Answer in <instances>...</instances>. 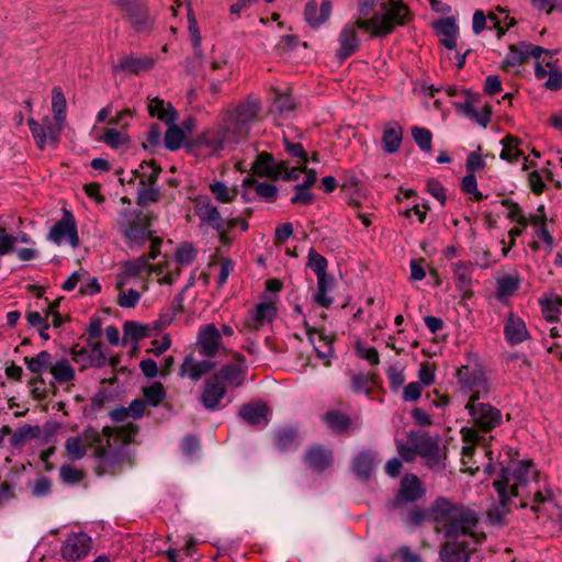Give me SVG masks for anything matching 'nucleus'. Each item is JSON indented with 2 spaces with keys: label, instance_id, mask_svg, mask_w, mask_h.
Here are the masks:
<instances>
[{
  "label": "nucleus",
  "instance_id": "nucleus-15",
  "mask_svg": "<svg viewBox=\"0 0 562 562\" xmlns=\"http://www.w3.org/2000/svg\"><path fill=\"white\" fill-rule=\"evenodd\" d=\"M48 238L56 245L68 243L76 247L79 244L77 223L70 211L64 209L63 217L52 226Z\"/></svg>",
  "mask_w": 562,
  "mask_h": 562
},
{
  "label": "nucleus",
  "instance_id": "nucleus-2",
  "mask_svg": "<svg viewBox=\"0 0 562 562\" xmlns=\"http://www.w3.org/2000/svg\"><path fill=\"white\" fill-rule=\"evenodd\" d=\"M464 409L469 415L471 426H464L460 430L463 443L461 449L462 470L470 474H475L480 470L474 454L477 449H482L484 457H488L486 471H490L492 468V451L488 449L491 438H487L485 434L503 424V414L499 408L482 400L467 401Z\"/></svg>",
  "mask_w": 562,
  "mask_h": 562
},
{
  "label": "nucleus",
  "instance_id": "nucleus-31",
  "mask_svg": "<svg viewBox=\"0 0 562 562\" xmlns=\"http://www.w3.org/2000/svg\"><path fill=\"white\" fill-rule=\"evenodd\" d=\"M239 416L251 426L266 427L269 423V407L262 402L244 404Z\"/></svg>",
  "mask_w": 562,
  "mask_h": 562
},
{
  "label": "nucleus",
  "instance_id": "nucleus-1",
  "mask_svg": "<svg viewBox=\"0 0 562 562\" xmlns=\"http://www.w3.org/2000/svg\"><path fill=\"white\" fill-rule=\"evenodd\" d=\"M499 504L509 507L529 508L539 519L561 517L555 492L549 477L541 473L531 460H519L503 468L493 482Z\"/></svg>",
  "mask_w": 562,
  "mask_h": 562
},
{
  "label": "nucleus",
  "instance_id": "nucleus-18",
  "mask_svg": "<svg viewBox=\"0 0 562 562\" xmlns=\"http://www.w3.org/2000/svg\"><path fill=\"white\" fill-rule=\"evenodd\" d=\"M543 53H548L541 46L533 45L527 42H519L512 44L508 53L503 60L502 67L505 70L524 65L530 57L539 58Z\"/></svg>",
  "mask_w": 562,
  "mask_h": 562
},
{
  "label": "nucleus",
  "instance_id": "nucleus-59",
  "mask_svg": "<svg viewBox=\"0 0 562 562\" xmlns=\"http://www.w3.org/2000/svg\"><path fill=\"white\" fill-rule=\"evenodd\" d=\"M412 136L420 150H431L432 134L428 128L414 126L412 128Z\"/></svg>",
  "mask_w": 562,
  "mask_h": 562
},
{
  "label": "nucleus",
  "instance_id": "nucleus-43",
  "mask_svg": "<svg viewBox=\"0 0 562 562\" xmlns=\"http://www.w3.org/2000/svg\"><path fill=\"white\" fill-rule=\"evenodd\" d=\"M154 66V59L147 56L135 57L124 56L119 61V68L130 74L138 75L143 71L151 69Z\"/></svg>",
  "mask_w": 562,
  "mask_h": 562
},
{
  "label": "nucleus",
  "instance_id": "nucleus-47",
  "mask_svg": "<svg viewBox=\"0 0 562 562\" xmlns=\"http://www.w3.org/2000/svg\"><path fill=\"white\" fill-rule=\"evenodd\" d=\"M52 111L54 116V121L59 122V124H66V112H67V102L64 95L63 89L60 87H54L52 90Z\"/></svg>",
  "mask_w": 562,
  "mask_h": 562
},
{
  "label": "nucleus",
  "instance_id": "nucleus-57",
  "mask_svg": "<svg viewBox=\"0 0 562 562\" xmlns=\"http://www.w3.org/2000/svg\"><path fill=\"white\" fill-rule=\"evenodd\" d=\"M196 254V249L191 244H182L175 252V261L179 266H189L194 261Z\"/></svg>",
  "mask_w": 562,
  "mask_h": 562
},
{
  "label": "nucleus",
  "instance_id": "nucleus-55",
  "mask_svg": "<svg viewBox=\"0 0 562 562\" xmlns=\"http://www.w3.org/2000/svg\"><path fill=\"white\" fill-rule=\"evenodd\" d=\"M307 267L313 270L316 277L324 276V273H327L328 261L323 255L311 248L307 255Z\"/></svg>",
  "mask_w": 562,
  "mask_h": 562
},
{
  "label": "nucleus",
  "instance_id": "nucleus-61",
  "mask_svg": "<svg viewBox=\"0 0 562 562\" xmlns=\"http://www.w3.org/2000/svg\"><path fill=\"white\" fill-rule=\"evenodd\" d=\"M391 0H358V12L359 15L362 19H369L374 13L375 7H379L381 9H385L387 3H390Z\"/></svg>",
  "mask_w": 562,
  "mask_h": 562
},
{
  "label": "nucleus",
  "instance_id": "nucleus-6",
  "mask_svg": "<svg viewBox=\"0 0 562 562\" xmlns=\"http://www.w3.org/2000/svg\"><path fill=\"white\" fill-rule=\"evenodd\" d=\"M412 19L409 8L402 1L391 0L385 9L375 12L360 25L371 37H384L391 34L397 26H404Z\"/></svg>",
  "mask_w": 562,
  "mask_h": 562
},
{
  "label": "nucleus",
  "instance_id": "nucleus-62",
  "mask_svg": "<svg viewBox=\"0 0 562 562\" xmlns=\"http://www.w3.org/2000/svg\"><path fill=\"white\" fill-rule=\"evenodd\" d=\"M386 378L390 384V389L397 391L405 383L404 369L397 366H390L386 370Z\"/></svg>",
  "mask_w": 562,
  "mask_h": 562
},
{
  "label": "nucleus",
  "instance_id": "nucleus-64",
  "mask_svg": "<svg viewBox=\"0 0 562 562\" xmlns=\"http://www.w3.org/2000/svg\"><path fill=\"white\" fill-rule=\"evenodd\" d=\"M10 443L12 447L19 448L25 445L27 438L33 436V429L30 425H24L15 431H11Z\"/></svg>",
  "mask_w": 562,
  "mask_h": 562
},
{
  "label": "nucleus",
  "instance_id": "nucleus-8",
  "mask_svg": "<svg viewBox=\"0 0 562 562\" xmlns=\"http://www.w3.org/2000/svg\"><path fill=\"white\" fill-rule=\"evenodd\" d=\"M155 273L159 283L172 284L180 274V270L177 267L175 271L169 270V263L165 266H157L151 269L148 262V258L140 256L136 259L125 261L122 265V270L117 274V286L137 284V281H146L147 278Z\"/></svg>",
  "mask_w": 562,
  "mask_h": 562
},
{
  "label": "nucleus",
  "instance_id": "nucleus-5",
  "mask_svg": "<svg viewBox=\"0 0 562 562\" xmlns=\"http://www.w3.org/2000/svg\"><path fill=\"white\" fill-rule=\"evenodd\" d=\"M116 225L130 248L139 247L150 240L149 258L155 259L158 256L161 238L153 236L151 220L147 213L137 209H124L119 213Z\"/></svg>",
  "mask_w": 562,
  "mask_h": 562
},
{
  "label": "nucleus",
  "instance_id": "nucleus-30",
  "mask_svg": "<svg viewBox=\"0 0 562 562\" xmlns=\"http://www.w3.org/2000/svg\"><path fill=\"white\" fill-rule=\"evenodd\" d=\"M162 328L161 323L156 321L151 324H142L136 321H127L123 325L124 339H131L138 342L143 338L153 337Z\"/></svg>",
  "mask_w": 562,
  "mask_h": 562
},
{
  "label": "nucleus",
  "instance_id": "nucleus-63",
  "mask_svg": "<svg viewBox=\"0 0 562 562\" xmlns=\"http://www.w3.org/2000/svg\"><path fill=\"white\" fill-rule=\"evenodd\" d=\"M436 368L435 364L429 361H424L419 366L418 379L419 383L424 386H429L435 382Z\"/></svg>",
  "mask_w": 562,
  "mask_h": 562
},
{
  "label": "nucleus",
  "instance_id": "nucleus-10",
  "mask_svg": "<svg viewBox=\"0 0 562 562\" xmlns=\"http://www.w3.org/2000/svg\"><path fill=\"white\" fill-rule=\"evenodd\" d=\"M413 441L417 454L422 457L425 464L432 471L445 469L446 453L441 450L438 436H430L426 432H413Z\"/></svg>",
  "mask_w": 562,
  "mask_h": 562
},
{
  "label": "nucleus",
  "instance_id": "nucleus-42",
  "mask_svg": "<svg viewBox=\"0 0 562 562\" xmlns=\"http://www.w3.org/2000/svg\"><path fill=\"white\" fill-rule=\"evenodd\" d=\"M402 139V127L395 122L387 124L382 135L383 150L389 154L397 151L401 146Z\"/></svg>",
  "mask_w": 562,
  "mask_h": 562
},
{
  "label": "nucleus",
  "instance_id": "nucleus-16",
  "mask_svg": "<svg viewBox=\"0 0 562 562\" xmlns=\"http://www.w3.org/2000/svg\"><path fill=\"white\" fill-rule=\"evenodd\" d=\"M92 548V539L86 532H74L65 539L60 553L63 559L76 562L85 559Z\"/></svg>",
  "mask_w": 562,
  "mask_h": 562
},
{
  "label": "nucleus",
  "instance_id": "nucleus-53",
  "mask_svg": "<svg viewBox=\"0 0 562 562\" xmlns=\"http://www.w3.org/2000/svg\"><path fill=\"white\" fill-rule=\"evenodd\" d=\"M98 140L103 142L111 148L117 149L128 143V136L116 128L109 127Z\"/></svg>",
  "mask_w": 562,
  "mask_h": 562
},
{
  "label": "nucleus",
  "instance_id": "nucleus-24",
  "mask_svg": "<svg viewBox=\"0 0 562 562\" xmlns=\"http://www.w3.org/2000/svg\"><path fill=\"white\" fill-rule=\"evenodd\" d=\"M195 215L202 225L212 227L214 231H221L223 227V217L217 206L207 196H199L194 201Z\"/></svg>",
  "mask_w": 562,
  "mask_h": 562
},
{
  "label": "nucleus",
  "instance_id": "nucleus-56",
  "mask_svg": "<svg viewBox=\"0 0 562 562\" xmlns=\"http://www.w3.org/2000/svg\"><path fill=\"white\" fill-rule=\"evenodd\" d=\"M373 380L363 372L351 374V389L357 394L370 395Z\"/></svg>",
  "mask_w": 562,
  "mask_h": 562
},
{
  "label": "nucleus",
  "instance_id": "nucleus-36",
  "mask_svg": "<svg viewBox=\"0 0 562 562\" xmlns=\"http://www.w3.org/2000/svg\"><path fill=\"white\" fill-rule=\"evenodd\" d=\"M214 367L215 363L210 360L196 361L192 356H187L180 367V375L198 381L204 374L211 372Z\"/></svg>",
  "mask_w": 562,
  "mask_h": 562
},
{
  "label": "nucleus",
  "instance_id": "nucleus-7",
  "mask_svg": "<svg viewBox=\"0 0 562 562\" xmlns=\"http://www.w3.org/2000/svg\"><path fill=\"white\" fill-rule=\"evenodd\" d=\"M138 431L139 427L136 424L127 423L119 427L104 426L101 432L89 430L85 437L93 446L94 458L105 464L111 454V440L113 439L115 445L126 446L134 441Z\"/></svg>",
  "mask_w": 562,
  "mask_h": 562
},
{
  "label": "nucleus",
  "instance_id": "nucleus-25",
  "mask_svg": "<svg viewBox=\"0 0 562 562\" xmlns=\"http://www.w3.org/2000/svg\"><path fill=\"white\" fill-rule=\"evenodd\" d=\"M226 392L225 383H221L213 375L205 380L200 401L207 411H216L221 408V402Z\"/></svg>",
  "mask_w": 562,
  "mask_h": 562
},
{
  "label": "nucleus",
  "instance_id": "nucleus-33",
  "mask_svg": "<svg viewBox=\"0 0 562 562\" xmlns=\"http://www.w3.org/2000/svg\"><path fill=\"white\" fill-rule=\"evenodd\" d=\"M378 453L373 450L360 451L352 460V470L358 479L369 480L378 465Z\"/></svg>",
  "mask_w": 562,
  "mask_h": 562
},
{
  "label": "nucleus",
  "instance_id": "nucleus-19",
  "mask_svg": "<svg viewBox=\"0 0 562 562\" xmlns=\"http://www.w3.org/2000/svg\"><path fill=\"white\" fill-rule=\"evenodd\" d=\"M235 362L227 363L214 374L221 383H225V387H239L243 385L246 373V358L243 353L237 352L234 355Z\"/></svg>",
  "mask_w": 562,
  "mask_h": 562
},
{
  "label": "nucleus",
  "instance_id": "nucleus-17",
  "mask_svg": "<svg viewBox=\"0 0 562 562\" xmlns=\"http://www.w3.org/2000/svg\"><path fill=\"white\" fill-rule=\"evenodd\" d=\"M199 353L209 359L214 358L221 351L227 353L222 345L221 333L214 324H206L200 327L198 333Z\"/></svg>",
  "mask_w": 562,
  "mask_h": 562
},
{
  "label": "nucleus",
  "instance_id": "nucleus-48",
  "mask_svg": "<svg viewBox=\"0 0 562 562\" xmlns=\"http://www.w3.org/2000/svg\"><path fill=\"white\" fill-rule=\"evenodd\" d=\"M49 372L58 384H65L75 379V369L67 359H60L52 363Z\"/></svg>",
  "mask_w": 562,
  "mask_h": 562
},
{
  "label": "nucleus",
  "instance_id": "nucleus-29",
  "mask_svg": "<svg viewBox=\"0 0 562 562\" xmlns=\"http://www.w3.org/2000/svg\"><path fill=\"white\" fill-rule=\"evenodd\" d=\"M304 463L313 471L322 473L331 465L333 452L321 445H313L305 452Z\"/></svg>",
  "mask_w": 562,
  "mask_h": 562
},
{
  "label": "nucleus",
  "instance_id": "nucleus-44",
  "mask_svg": "<svg viewBox=\"0 0 562 562\" xmlns=\"http://www.w3.org/2000/svg\"><path fill=\"white\" fill-rule=\"evenodd\" d=\"M244 187H250L255 190L256 194L265 202L272 203L278 198V188L268 182H259L252 177H247L243 181Z\"/></svg>",
  "mask_w": 562,
  "mask_h": 562
},
{
  "label": "nucleus",
  "instance_id": "nucleus-51",
  "mask_svg": "<svg viewBox=\"0 0 562 562\" xmlns=\"http://www.w3.org/2000/svg\"><path fill=\"white\" fill-rule=\"evenodd\" d=\"M143 395L146 404L157 407L166 398V391L160 382H154L143 389Z\"/></svg>",
  "mask_w": 562,
  "mask_h": 562
},
{
  "label": "nucleus",
  "instance_id": "nucleus-50",
  "mask_svg": "<svg viewBox=\"0 0 562 562\" xmlns=\"http://www.w3.org/2000/svg\"><path fill=\"white\" fill-rule=\"evenodd\" d=\"M274 445L280 451H288L297 447L296 431L292 428H283L276 432Z\"/></svg>",
  "mask_w": 562,
  "mask_h": 562
},
{
  "label": "nucleus",
  "instance_id": "nucleus-52",
  "mask_svg": "<svg viewBox=\"0 0 562 562\" xmlns=\"http://www.w3.org/2000/svg\"><path fill=\"white\" fill-rule=\"evenodd\" d=\"M502 205L507 209V218L508 220H510L512 222H514L518 225H522V226L529 225L528 217L526 216L522 209L519 206V204L517 202H515L510 199H503Z\"/></svg>",
  "mask_w": 562,
  "mask_h": 562
},
{
  "label": "nucleus",
  "instance_id": "nucleus-4",
  "mask_svg": "<svg viewBox=\"0 0 562 562\" xmlns=\"http://www.w3.org/2000/svg\"><path fill=\"white\" fill-rule=\"evenodd\" d=\"M261 101L259 98L249 95L227 112L223 124V134L207 133L202 136V142L216 151L223 148L225 140L238 143L247 137L250 125L259 119Z\"/></svg>",
  "mask_w": 562,
  "mask_h": 562
},
{
  "label": "nucleus",
  "instance_id": "nucleus-22",
  "mask_svg": "<svg viewBox=\"0 0 562 562\" xmlns=\"http://www.w3.org/2000/svg\"><path fill=\"white\" fill-rule=\"evenodd\" d=\"M284 169L285 161H276L273 155L267 151L259 153L250 168L254 175L266 177L273 181L281 178Z\"/></svg>",
  "mask_w": 562,
  "mask_h": 562
},
{
  "label": "nucleus",
  "instance_id": "nucleus-32",
  "mask_svg": "<svg viewBox=\"0 0 562 562\" xmlns=\"http://www.w3.org/2000/svg\"><path fill=\"white\" fill-rule=\"evenodd\" d=\"M115 289L119 291L117 304L124 308H132L138 304L142 294L147 291L148 285L146 281H137V284L117 286L116 282Z\"/></svg>",
  "mask_w": 562,
  "mask_h": 562
},
{
  "label": "nucleus",
  "instance_id": "nucleus-9",
  "mask_svg": "<svg viewBox=\"0 0 562 562\" xmlns=\"http://www.w3.org/2000/svg\"><path fill=\"white\" fill-rule=\"evenodd\" d=\"M456 379L458 390L467 401L485 400L491 392V382L476 361L462 364L456 372Z\"/></svg>",
  "mask_w": 562,
  "mask_h": 562
},
{
  "label": "nucleus",
  "instance_id": "nucleus-13",
  "mask_svg": "<svg viewBox=\"0 0 562 562\" xmlns=\"http://www.w3.org/2000/svg\"><path fill=\"white\" fill-rule=\"evenodd\" d=\"M120 10L126 13L136 33H149L153 29V20L147 8L137 0H113Z\"/></svg>",
  "mask_w": 562,
  "mask_h": 562
},
{
  "label": "nucleus",
  "instance_id": "nucleus-3",
  "mask_svg": "<svg viewBox=\"0 0 562 562\" xmlns=\"http://www.w3.org/2000/svg\"><path fill=\"white\" fill-rule=\"evenodd\" d=\"M403 520L406 525L414 527L430 520L441 526L447 538L469 536L474 543L477 542L474 535V529L479 521L476 513L445 497H438L429 509L414 507L406 514Z\"/></svg>",
  "mask_w": 562,
  "mask_h": 562
},
{
  "label": "nucleus",
  "instance_id": "nucleus-54",
  "mask_svg": "<svg viewBox=\"0 0 562 562\" xmlns=\"http://www.w3.org/2000/svg\"><path fill=\"white\" fill-rule=\"evenodd\" d=\"M170 124L165 134V147L169 150H177L183 143L184 133L179 126L173 123Z\"/></svg>",
  "mask_w": 562,
  "mask_h": 562
},
{
  "label": "nucleus",
  "instance_id": "nucleus-60",
  "mask_svg": "<svg viewBox=\"0 0 562 562\" xmlns=\"http://www.w3.org/2000/svg\"><path fill=\"white\" fill-rule=\"evenodd\" d=\"M461 190L471 195V200L480 202L485 199L483 193L477 190L476 177L473 173H469L463 177L461 182Z\"/></svg>",
  "mask_w": 562,
  "mask_h": 562
},
{
  "label": "nucleus",
  "instance_id": "nucleus-23",
  "mask_svg": "<svg viewBox=\"0 0 562 562\" xmlns=\"http://www.w3.org/2000/svg\"><path fill=\"white\" fill-rule=\"evenodd\" d=\"M504 337L510 346L520 345L531 338L525 321L514 312L504 319Z\"/></svg>",
  "mask_w": 562,
  "mask_h": 562
},
{
  "label": "nucleus",
  "instance_id": "nucleus-38",
  "mask_svg": "<svg viewBox=\"0 0 562 562\" xmlns=\"http://www.w3.org/2000/svg\"><path fill=\"white\" fill-rule=\"evenodd\" d=\"M502 145V150L499 154V158L509 164H516L518 160L524 157V151L521 150L522 140L512 134H507L499 142Z\"/></svg>",
  "mask_w": 562,
  "mask_h": 562
},
{
  "label": "nucleus",
  "instance_id": "nucleus-21",
  "mask_svg": "<svg viewBox=\"0 0 562 562\" xmlns=\"http://www.w3.org/2000/svg\"><path fill=\"white\" fill-rule=\"evenodd\" d=\"M454 108L463 116L472 120L483 128L488 125L493 114L491 104H484L483 106L479 108L477 99L474 97H469L463 102L454 103Z\"/></svg>",
  "mask_w": 562,
  "mask_h": 562
},
{
  "label": "nucleus",
  "instance_id": "nucleus-37",
  "mask_svg": "<svg viewBox=\"0 0 562 562\" xmlns=\"http://www.w3.org/2000/svg\"><path fill=\"white\" fill-rule=\"evenodd\" d=\"M24 362H25L27 369L32 373L37 375V376L31 379V381H30V384L34 385L37 382H42V383L44 382L40 375L42 373H44L45 371L50 370V367L53 363V357L48 351L43 350L34 357H25Z\"/></svg>",
  "mask_w": 562,
  "mask_h": 562
},
{
  "label": "nucleus",
  "instance_id": "nucleus-11",
  "mask_svg": "<svg viewBox=\"0 0 562 562\" xmlns=\"http://www.w3.org/2000/svg\"><path fill=\"white\" fill-rule=\"evenodd\" d=\"M27 125L36 146L40 149H44L47 144L56 146L58 144L60 133L65 127L48 115L44 116L42 122H38L33 117H29Z\"/></svg>",
  "mask_w": 562,
  "mask_h": 562
},
{
  "label": "nucleus",
  "instance_id": "nucleus-28",
  "mask_svg": "<svg viewBox=\"0 0 562 562\" xmlns=\"http://www.w3.org/2000/svg\"><path fill=\"white\" fill-rule=\"evenodd\" d=\"M333 3L330 0H323L318 7L315 0H311L304 8V20L313 29H318L331 15Z\"/></svg>",
  "mask_w": 562,
  "mask_h": 562
},
{
  "label": "nucleus",
  "instance_id": "nucleus-27",
  "mask_svg": "<svg viewBox=\"0 0 562 562\" xmlns=\"http://www.w3.org/2000/svg\"><path fill=\"white\" fill-rule=\"evenodd\" d=\"M277 314L278 310L273 303L260 302L250 312L246 326L250 330H259L263 326L271 324Z\"/></svg>",
  "mask_w": 562,
  "mask_h": 562
},
{
  "label": "nucleus",
  "instance_id": "nucleus-20",
  "mask_svg": "<svg viewBox=\"0 0 562 562\" xmlns=\"http://www.w3.org/2000/svg\"><path fill=\"white\" fill-rule=\"evenodd\" d=\"M454 285L462 300L473 296V271L474 263L467 260H459L451 265Z\"/></svg>",
  "mask_w": 562,
  "mask_h": 562
},
{
  "label": "nucleus",
  "instance_id": "nucleus-34",
  "mask_svg": "<svg viewBox=\"0 0 562 562\" xmlns=\"http://www.w3.org/2000/svg\"><path fill=\"white\" fill-rule=\"evenodd\" d=\"M434 30L440 36L441 44L448 49H454L459 34V26L452 16L438 20L434 24Z\"/></svg>",
  "mask_w": 562,
  "mask_h": 562
},
{
  "label": "nucleus",
  "instance_id": "nucleus-26",
  "mask_svg": "<svg viewBox=\"0 0 562 562\" xmlns=\"http://www.w3.org/2000/svg\"><path fill=\"white\" fill-rule=\"evenodd\" d=\"M304 328L310 342L313 345L315 352L319 359L326 360L325 366H329V358L333 355V339L324 333L312 327L307 319L304 318Z\"/></svg>",
  "mask_w": 562,
  "mask_h": 562
},
{
  "label": "nucleus",
  "instance_id": "nucleus-40",
  "mask_svg": "<svg viewBox=\"0 0 562 562\" xmlns=\"http://www.w3.org/2000/svg\"><path fill=\"white\" fill-rule=\"evenodd\" d=\"M521 279L517 272L502 276L496 281V297L501 302H506L520 288Z\"/></svg>",
  "mask_w": 562,
  "mask_h": 562
},
{
  "label": "nucleus",
  "instance_id": "nucleus-39",
  "mask_svg": "<svg viewBox=\"0 0 562 562\" xmlns=\"http://www.w3.org/2000/svg\"><path fill=\"white\" fill-rule=\"evenodd\" d=\"M322 419L328 428L338 435L346 434L350 429L356 428L351 418L338 409L328 411L322 416Z\"/></svg>",
  "mask_w": 562,
  "mask_h": 562
},
{
  "label": "nucleus",
  "instance_id": "nucleus-14",
  "mask_svg": "<svg viewBox=\"0 0 562 562\" xmlns=\"http://www.w3.org/2000/svg\"><path fill=\"white\" fill-rule=\"evenodd\" d=\"M426 494V490L415 474H406L400 483L398 491L392 501V507L395 509H402L411 503H415L423 498Z\"/></svg>",
  "mask_w": 562,
  "mask_h": 562
},
{
  "label": "nucleus",
  "instance_id": "nucleus-49",
  "mask_svg": "<svg viewBox=\"0 0 562 562\" xmlns=\"http://www.w3.org/2000/svg\"><path fill=\"white\" fill-rule=\"evenodd\" d=\"M540 307L542 316L547 322L557 323L562 312V297L555 296L540 300Z\"/></svg>",
  "mask_w": 562,
  "mask_h": 562
},
{
  "label": "nucleus",
  "instance_id": "nucleus-45",
  "mask_svg": "<svg viewBox=\"0 0 562 562\" xmlns=\"http://www.w3.org/2000/svg\"><path fill=\"white\" fill-rule=\"evenodd\" d=\"M209 190L213 198L222 204L232 203L237 199L238 190L236 187H229L225 182L214 180L209 184Z\"/></svg>",
  "mask_w": 562,
  "mask_h": 562
},
{
  "label": "nucleus",
  "instance_id": "nucleus-35",
  "mask_svg": "<svg viewBox=\"0 0 562 562\" xmlns=\"http://www.w3.org/2000/svg\"><path fill=\"white\" fill-rule=\"evenodd\" d=\"M472 550L465 541H448L441 547L440 559L442 562H468Z\"/></svg>",
  "mask_w": 562,
  "mask_h": 562
},
{
  "label": "nucleus",
  "instance_id": "nucleus-58",
  "mask_svg": "<svg viewBox=\"0 0 562 562\" xmlns=\"http://www.w3.org/2000/svg\"><path fill=\"white\" fill-rule=\"evenodd\" d=\"M65 448L70 460L76 461L86 454V445L79 437H70L66 440Z\"/></svg>",
  "mask_w": 562,
  "mask_h": 562
},
{
  "label": "nucleus",
  "instance_id": "nucleus-46",
  "mask_svg": "<svg viewBox=\"0 0 562 562\" xmlns=\"http://www.w3.org/2000/svg\"><path fill=\"white\" fill-rule=\"evenodd\" d=\"M161 172V168L154 161H143L135 170V175L139 178V183L143 187L154 186Z\"/></svg>",
  "mask_w": 562,
  "mask_h": 562
},
{
  "label": "nucleus",
  "instance_id": "nucleus-12",
  "mask_svg": "<svg viewBox=\"0 0 562 562\" xmlns=\"http://www.w3.org/2000/svg\"><path fill=\"white\" fill-rule=\"evenodd\" d=\"M361 21H367V19L357 16L348 21L341 27L337 40L339 46L336 52V57L339 59V61H345L347 58H349L350 56L358 52L360 47V38L358 35V31H364V27L360 25Z\"/></svg>",
  "mask_w": 562,
  "mask_h": 562
},
{
  "label": "nucleus",
  "instance_id": "nucleus-41",
  "mask_svg": "<svg viewBox=\"0 0 562 562\" xmlns=\"http://www.w3.org/2000/svg\"><path fill=\"white\" fill-rule=\"evenodd\" d=\"M148 112L150 116L157 117L166 124L175 123V121L177 120V112L172 108L171 103H166L158 97H155L149 100Z\"/></svg>",
  "mask_w": 562,
  "mask_h": 562
}]
</instances>
